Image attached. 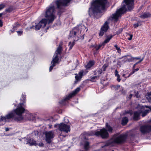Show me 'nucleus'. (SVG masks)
I'll list each match as a JSON object with an SVG mask.
<instances>
[{
	"mask_svg": "<svg viewBox=\"0 0 151 151\" xmlns=\"http://www.w3.org/2000/svg\"><path fill=\"white\" fill-rule=\"evenodd\" d=\"M108 65L106 64H104L102 66V69L103 71L106 70V68L108 67Z\"/></svg>",
	"mask_w": 151,
	"mask_h": 151,
	"instance_id": "cd10ccee",
	"label": "nucleus"
},
{
	"mask_svg": "<svg viewBox=\"0 0 151 151\" xmlns=\"http://www.w3.org/2000/svg\"><path fill=\"white\" fill-rule=\"evenodd\" d=\"M132 94H130L129 96V99H131V98L132 97Z\"/></svg>",
	"mask_w": 151,
	"mask_h": 151,
	"instance_id": "8fccbe9b",
	"label": "nucleus"
},
{
	"mask_svg": "<svg viewBox=\"0 0 151 151\" xmlns=\"http://www.w3.org/2000/svg\"><path fill=\"white\" fill-rule=\"evenodd\" d=\"M79 77H79V76H75V78H76V80H78L79 79Z\"/></svg>",
	"mask_w": 151,
	"mask_h": 151,
	"instance_id": "09e8293b",
	"label": "nucleus"
},
{
	"mask_svg": "<svg viewBox=\"0 0 151 151\" xmlns=\"http://www.w3.org/2000/svg\"><path fill=\"white\" fill-rule=\"evenodd\" d=\"M63 46V42H60V44L59 45L58 47H62Z\"/></svg>",
	"mask_w": 151,
	"mask_h": 151,
	"instance_id": "79ce46f5",
	"label": "nucleus"
},
{
	"mask_svg": "<svg viewBox=\"0 0 151 151\" xmlns=\"http://www.w3.org/2000/svg\"><path fill=\"white\" fill-rule=\"evenodd\" d=\"M9 130V129L8 128H5V131L6 132H7Z\"/></svg>",
	"mask_w": 151,
	"mask_h": 151,
	"instance_id": "3c124183",
	"label": "nucleus"
},
{
	"mask_svg": "<svg viewBox=\"0 0 151 151\" xmlns=\"http://www.w3.org/2000/svg\"><path fill=\"white\" fill-rule=\"evenodd\" d=\"M83 75V73L82 72H80L79 73V77L80 78H81L82 77Z\"/></svg>",
	"mask_w": 151,
	"mask_h": 151,
	"instance_id": "ea45409f",
	"label": "nucleus"
},
{
	"mask_svg": "<svg viewBox=\"0 0 151 151\" xmlns=\"http://www.w3.org/2000/svg\"><path fill=\"white\" fill-rule=\"evenodd\" d=\"M151 16V15L149 13H145L141 15L140 17L141 18L145 19L150 17Z\"/></svg>",
	"mask_w": 151,
	"mask_h": 151,
	"instance_id": "6ab92c4d",
	"label": "nucleus"
},
{
	"mask_svg": "<svg viewBox=\"0 0 151 151\" xmlns=\"http://www.w3.org/2000/svg\"><path fill=\"white\" fill-rule=\"evenodd\" d=\"M132 35H130V37L128 39L129 40H131L132 38Z\"/></svg>",
	"mask_w": 151,
	"mask_h": 151,
	"instance_id": "c03bdc74",
	"label": "nucleus"
},
{
	"mask_svg": "<svg viewBox=\"0 0 151 151\" xmlns=\"http://www.w3.org/2000/svg\"><path fill=\"white\" fill-rule=\"evenodd\" d=\"M3 14V13H0V18L2 16Z\"/></svg>",
	"mask_w": 151,
	"mask_h": 151,
	"instance_id": "5fc2aeb1",
	"label": "nucleus"
},
{
	"mask_svg": "<svg viewBox=\"0 0 151 151\" xmlns=\"http://www.w3.org/2000/svg\"><path fill=\"white\" fill-rule=\"evenodd\" d=\"M140 111L142 112V116L143 117L145 116L150 111V110H149L147 109L143 111Z\"/></svg>",
	"mask_w": 151,
	"mask_h": 151,
	"instance_id": "393cba45",
	"label": "nucleus"
},
{
	"mask_svg": "<svg viewBox=\"0 0 151 151\" xmlns=\"http://www.w3.org/2000/svg\"><path fill=\"white\" fill-rule=\"evenodd\" d=\"M149 100L150 102H151V96L149 97Z\"/></svg>",
	"mask_w": 151,
	"mask_h": 151,
	"instance_id": "864d4df0",
	"label": "nucleus"
},
{
	"mask_svg": "<svg viewBox=\"0 0 151 151\" xmlns=\"http://www.w3.org/2000/svg\"><path fill=\"white\" fill-rule=\"evenodd\" d=\"M146 108H149V106H145Z\"/></svg>",
	"mask_w": 151,
	"mask_h": 151,
	"instance_id": "13d9d810",
	"label": "nucleus"
},
{
	"mask_svg": "<svg viewBox=\"0 0 151 151\" xmlns=\"http://www.w3.org/2000/svg\"><path fill=\"white\" fill-rule=\"evenodd\" d=\"M125 62H132L134 60V57L128 55H126L124 57Z\"/></svg>",
	"mask_w": 151,
	"mask_h": 151,
	"instance_id": "a211bd4d",
	"label": "nucleus"
},
{
	"mask_svg": "<svg viewBox=\"0 0 151 151\" xmlns=\"http://www.w3.org/2000/svg\"><path fill=\"white\" fill-rule=\"evenodd\" d=\"M17 32L19 35H21L23 33L22 31H17Z\"/></svg>",
	"mask_w": 151,
	"mask_h": 151,
	"instance_id": "72a5a7b5",
	"label": "nucleus"
},
{
	"mask_svg": "<svg viewBox=\"0 0 151 151\" xmlns=\"http://www.w3.org/2000/svg\"><path fill=\"white\" fill-rule=\"evenodd\" d=\"M49 29V27H48L46 28V30H47Z\"/></svg>",
	"mask_w": 151,
	"mask_h": 151,
	"instance_id": "bf43d9fd",
	"label": "nucleus"
},
{
	"mask_svg": "<svg viewBox=\"0 0 151 151\" xmlns=\"http://www.w3.org/2000/svg\"><path fill=\"white\" fill-rule=\"evenodd\" d=\"M114 46L115 47H117V45H115Z\"/></svg>",
	"mask_w": 151,
	"mask_h": 151,
	"instance_id": "4d7b16f0",
	"label": "nucleus"
},
{
	"mask_svg": "<svg viewBox=\"0 0 151 151\" xmlns=\"http://www.w3.org/2000/svg\"><path fill=\"white\" fill-rule=\"evenodd\" d=\"M117 77V80L118 82H120L121 79L120 78V77L116 76Z\"/></svg>",
	"mask_w": 151,
	"mask_h": 151,
	"instance_id": "a18cd8bd",
	"label": "nucleus"
},
{
	"mask_svg": "<svg viewBox=\"0 0 151 151\" xmlns=\"http://www.w3.org/2000/svg\"><path fill=\"white\" fill-rule=\"evenodd\" d=\"M103 70L102 69H100L98 70V72L99 74H101L103 72Z\"/></svg>",
	"mask_w": 151,
	"mask_h": 151,
	"instance_id": "f704fd0d",
	"label": "nucleus"
},
{
	"mask_svg": "<svg viewBox=\"0 0 151 151\" xmlns=\"http://www.w3.org/2000/svg\"><path fill=\"white\" fill-rule=\"evenodd\" d=\"M123 6L117 10L116 12L110 17L109 19L116 22L119 17L126 11H130L133 8V0H124Z\"/></svg>",
	"mask_w": 151,
	"mask_h": 151,
	"instance_id": "7ed1b4c3",
	"label": "nucleus"
},
{
	"mask_svg": "<svg viewBox=\"0 0 151 151\" xmlns=\"http://www.w3.org/2000/svg\"><path fill=\"white\" fill-rule=\"evenodd\" d=\"M128 118L126 117H124L122 118V124L123 125H125L128 122Z\"/></svg>",
	"mask_w": 151,
	"mask_h": 151,
	"instance_id": "4be33fe9",
	"label": "nucleus"
},
{
	"mask_svg": "<svg viewBox=\"0 0 151 151\" xmlns=\"http://www.w3.org/2000/svg\"><path fill=\"white\" fill-rule=\"evenodd\" d=\"M113 35H110L107 36L106 39L104 40V42L102 43V46H104V44L108 42L113 37Z\"/></svg>",
	"mask_w": 151,
	"mask_h": 151,
	"instance_id": "412c9836",
	"label": "nucleus"
},
{
	"mask_svg": "<svg viewBox=\"0 0 151 151\" xmlns=\"http://www.w3.org/2000/svg\"><path fill=\"white\" fill-rule=\"evenodd\" d=\"M3 26V22L1 20H0V27H2Z\"/></svg>",
	"mask_w": 151,
	"mask_h": 151,
	"instance_id": "49530a36",
	"label": "nucleus"
},
{
	"mask_svg": "<svg viewBox=\"0 0 151 151\" xmlns=\"http://www.w3.org/2000/svg\"><path fill=\"white\" fill-rule=\"evenodd\" d=\"M136 65L135 64H135H134V65H133V69H134V68H135V66L136 65Z\"/></svg>",
	"mask_w": 151,
	"mask_h": 151,
	"instance_id": "603ef678",
	"label": "nucleus"
},
{
	"mask_svg": "<svg viewBox=\"0 0 151 151\" xmlns=\"http://www.w3.org/2000/svg\"><path fill=\"white\" fill-rule=\"evenodd\" d=\"M45 140L48 143H50L52 141V139L54 137V134L52 131L46 132L45 133Z\"/></svg>",
	"mask_w": 151,
	"mask_h": 151,
	"instance_id": "ddd939ff",
	"label": "nucleus"
},
{
	"mask_svg": "<svg viewBox=\"0 0 151 151\" xmlns=\"http://www.w3.org/2000/svg\"><path fill=\"white\" fill-rule=\"evenodd\" d=\"M139 70V68H136V69H135V68L133 69V71H134V72L136 71H137Z\"/></svg>",
	"mask_w": 151,
	"mask_h": 151,
	"instance_id": "de8ad7c7",
	"label": "nucleus"
},
{
	"mask_svg": "<svg viewBox=\"0 0 151 151\" xmlns=\"http://www.w3.org/2000/svg\"><path fill=\"white\" fill-rule=\"evenodd\" d=\"M71 0H55L53 1L50 5L46 8L45 16L48 21V24L52 23L55 18V5L59 9H61L62 7L66 6Z\"/></svg>",
	"mask_w": 151,
	"mask_h": 151,
	"instance_id": "f257e3e1",
	"label": "nucleus"
},
{
	"mask_svg": "<svg viewBox=\"0 0 151 151\" xmlns=\"http://www.w3.org/2000/svg\"><path fill=\"white\" fill-rule=\"evenodd\" d=\"M144 58L143 57L142 59H141L138 62H137L136 63H135L136 65H137L139 63H140L141 62H142Z\"/></svg>",
	"mask_w": 151,
	"mask_h": 151,
	"instance_id": "4c0bfd02",
	"label": "nucleus"
},
{
	"mask_svg": "<svg viewBox=\"0 0 151 151\" xmlns=\"http://www.w3.org/2000/svg\"><path fill=\"white\" fill-rule=\"evenodd\" d=\"M82 137L81 138L82 139L84 142V143L83 144L82 142L81 143V145H83V146L84 149L86 150H88L89 146V142L87 141L88 139L86 138V137L84 135H82Z\"/></svg>",
	"mask_w": 151,
	"mask_h": 151,
	"instance_id": "dca6fc26",
	"label": "nucleus"
},
{
	"mask_svg": "<svg viewBox=\"0 0 151 151\" xmlns=\"http://www.w3.org/2000/svg\"><path fill=\"white\" fill-rule=\"evenodd\" d=\"M60 130L61 131H63L66 133H68L70 131V127L69 125H67L64 123H61L58 125Z\"/></svg>",
	"mask_w": 151,
	"mask_h": 151,
	"instance_id": "9b49d317",
	"label": "nucleus"
},
{
	"mask_svg": "<svg viewBox=\"0 0 151 151\" xmlns=\"http://www.w3.org/2000/svg\"><path fill=\"white\" fill-rule=\"evenodd\" d=\"M24 104L20 103L17 108L14 110V112L17 116L15 118V120L17 121H20L23 119L22 114L25 111V110L23 106Z\"/></svg>",
	"mask_w": 151,
	"mask_h": 151,
	"instance_id": "423d86ee",
	"label": "nucleus"
},
{
	"mask_svg": "<svg viewBox=\"0 0 151 151\" xmlns=\"http://www.w3.org/2000/svg\"><path fill=\"white\" fill-rule=\"evenodd\" d=\"M99 76H93L92 77L91 79V81H94V80L96 78H99Z\"/></svg>",
	"mask_w": 151,
	"mask_h": 151,
	"instance_id": "c85d7f7f",
	"label": "nucleus"
},
{
	"mask_svg": "<svg viewBox=\"0 0 151 151\" xmlns=\"http://www.w3.org/2000/svg\"><path fill=\"white\" fill-rule=\"evenodd\" d=\"M107 0H96L89 10V14L91 17L98 18L101 17L102 13L105 8Z\"/></svg>",
	"mask_w": 151,
	"mask_h": 151,
	"instance_id": "f03ea898",
	"label": "nucleus"
},
{
	"mask_svg": "<svg viewBox=\"0 0 151 151\" xmlns=\"http://www.w3.org/2000/svg\"><path fill=\"white\" fill-rule=\"evenodd\" d=\"M99 48H94L93 49V51H94V55L98 53L97 51L99 50Z\"/></svg>",
	"mask_w": 151,
	"mask_h": 151,
	"instance_id": "bb28decb",
	"label": "nucleus"
},
{
	"mask_svg": "<svg viewBox=\"0 0 151 151\" xmlns=\"http://www.w3.org/2000/svg\"><path fill=\"white\" fill-rule=\"evenodd\" d=\"M150 95H151V92L150 93Z\"/></svg>",
	"mask_w": 151,
	"mask_h": 151,
	"instance_id": "e2e57ef3",
	"label": "nucleus"
},
{
	"mask_svg": "<svg viewBox=\"0 0 151 151\" xmlns=\"http://www.w3.org/2000/svg\"><path fill=\"white\" fill-rule=\"evenodd\" d=\"M85 27L83 25H79L74 29L70 32L69 35L70 37H75L74 41H77L80 37L83 29H84Z\"/></svg>",
	"mask_w": 151,
	"mask_h": 151,
	"instance_id": "39448f33",
	"label": "nucleus"
},
{
	"mask_svg": "<svg viewBox=\"0 0 151 151\" xmlns=\"http://www.w3.org/2000/svg\"><path fill=\"white\" fill-rule=\"evenodd\" d=\"M14 9L12 6H10L8 8L5 9V12L6 13H10L12 12Z\"/></svg>",
	"mask_w": 151,
	"mask_h": 151,
	"instance_id": "5701e85b",
	"label": "nucleus"
},
{
	"mask_svg": "<svg viewBox=\"0 0 151 151\" xmlns=\"http://www.w3.org/2000/svg\"><path fill=\"white\" fill-rule=\"evenodd\" d=\"M80 90V88L78 87L72 93H71L68 96H66L65 98L63 99L61 101H60L59 102V103L61 104H63L66 101L69 100L73 96L75 95Z\"/></svg>",
	"mask_w": 151,
	"mask_h": 151,
	"instance_id": "9d476101",
	"label": "nucleus"
},
{
	"mask_svg": "<svg viewBox=\"0 0 151 151\" xmlns=\"http://www.w3.org/2000/svg\"><path fill=\"white\" fill-rule=\"evenodd\" d=\"M20 26V24H17L15 26L13 27V29L14 30L17 29V28L19 26Z\"/></svg>",
	"mask_w": 151,
	"mask_h": 151,
	"instance_id": "2f4dec72",
	"label": "nucleus"
},
{
	"mask_svg": "<svg viewBox=\"0 0 151 151\" xmlns=\"http://www.w3.org/2000/svg\"><path fill=\"white\" fill-rule=\"evenodd\" d=\"M112 87H114H114H115L114 86H113Z\"/></svg>",
	"mask_w": 151,
	"mask_h": 151,
	"instance_id": "69168bd1",
	"label": "nucleus"
},
{
	"mask_svg": "<svg viewBox=\"0 0 151 151\" xmlns=\"http://www.w3.org/2000/svg\"><path fill=\"white\" fill-rule=\"evenodd\" d=\"M127 137V134H123L119 135L116 134L114 136L113 138L107 141L105 146H113L115 144H121L124 143L126 141Z\"/></svg>",
	"mask_w": 151,
	"mask_h": 151,
	"instance_id": "20e7f679",
	"label": "nucleus"
},
{
	"mask_svg": "<svg viewBox=\"0 0 151 151\" xmlns=\"http://www.w3.org/2000/svg\"><path fill=\"white\" fill-rule=\"evenodd\" d=\"M109 28V23L106 22L101 27L99 35L102 36L105 32H106Z\"/></svg>",
	"mask_w": 151,
	"mask_h": 151,
	"instance_id": "2eb2a0df",
	"label": "nucleus"
},
{
	"mask_svg": "<svg viewBox=\"0 0 151 151\" xmlns=\"http://www.w3.org/2000/svg\"><path fill=\"white\" fill-rule=\"evenodd\" d=\"M94 61H90L88 63V64L86 66V68H90L93 65H94Z\"/></svg>",
	"mask_w": 151,
	"mask_h": 151,
	"instance_id": "b1692460",
	"label": "nucleus"
},
{
	"mask_svg": "<svg viewBox=\"0 0 151 151\" xmlns=\"http://www.w3.org/2000/svg\"><path fill=\"white\" fill-rule=\"evenodd\" d=\"M24 98H25V96H24Z\"/></svg>",
	"mask_w": 151,
	"mask_h": 151,
	"instance_id": "338daca9",
	"label": "nucleus"
},
{
	"mask_svg": "<svg viewBox=\"0 0 151 151\" xmlns=\"http://www.w3.org/2000/svg\"><path fill=\"white\" fill-rule=\"evenodd\" d=\"M139 23H137L135 24H134V26L135 28H137V27H138L139 26Z\"/></svg>",
	"mask_w": 151,
	"mask_h": 151,
	"instance_id": "e433bc0d",
	"label": "nucleus"
},
{
	"mask_svg": "<svg viewBox=\"0 0 151 151\" xmlns=\"http://www.w3.org/2000/svg\"><path fill=\"white\" fill-rule=\"evenodd\" d=\"M63 136L64 137H65V135H63Z\"/></svg>",
	"mask_w": 151,
	"mask_h": 151,
	"instance_id": "0e129e2a",
	"label": "nucleus"
},
{
	"mask_svg": "<svg viewBox=\"0 0 151 151\" xmlns=\"http://www.w3.org/2000/svg\"><path fill=\"white\" fill-rule=\"evenodd\" d=\"M62 50V48H58L55 54V55L53 58L52 60L51 61V63H52V65L50 66L49 68L50 71H51L53 67L55 65V64L58 62L59 60V58H58V55L60 54Z\"/></svg>",
	"mask_w": 151,
	"mask_h": 151,
	"instance_id": "6e6552de",
	"label": "nucleus"
},
{
	"mask_svg": "<svg viewBox=\"0 0 151 151\" xmlns=\"http://www.w3.org/2000/svg\"><path fill=\"white\" fill-rule=\"evenodd\" d=\"M47 19H42L35 26H32L30 27L31 29L33 28L35 30H39L42 27H44L47 23Z\"/></svg>",
	"mask_w": 151,
	"mask_h": 151,
	"instance_id": "1a4fd4ad",
	"label": "nucleus"
},
{
	"mask_svg": "<svg viewBox=\"0 0 151 151\" xmlns=\"http://www.w3.org/2000/svg\"><path fill=\"white\" fill-rule=\"evenodd\" d=\"M17 117L15 114L14 111H12L6 115L5 116H1L0 119V122L4 120L6 121V119H10L12 118H13L15 120V118Z\"/></svg>",
	"mask_w": 151,
	"mask_h": 151,
	"instance_id": "4468645a",
	"label": "nucleus"
},
{
	"mask_svg": "<svg viewBox=\"0 0 151 151\" xmlns=\"http://www.w3.org/2000/svg\"><path fill=\"white\" fill-rule=\"evenodd\" d=\"M141 133L144 134L151 131V125H144L142 126L140 128Z\"/></svg>",
	"mask_w": 151,
	"mask_h": 151,
	"instance_id": "f8f14e48",
	"label": "nucleus"
},
{
	"mask_svg": "<svg viewBox=\"0 0 151 151\" xmlns=\"http://www.w3.org/2000/svg\"><path fill=\"white\" fill-rule=\"evenodd\" d=\"M116 50H117V52L119 53H120L121 52V50L120 49V48H116Z\"/></svg>",
	"mask_w": 151,
	"mask_h": 151,
	"instance_id": "58836bf2",
	"label": "nucleus"
},
{
	"mask_svg": "<svg viewBox=\"0 0 151 151\" xmlns=\"http://www.w3.org/2000/svg\"><path fill=\"white\" fill-rule=\"evenodd\" d=\"M90 135L101 137L103 139H107L109 136V134L105 128L101 129L99 131H91L90 133Z\"/></svg>",
	"mask_w": 151,
	"mask_h": 151,
	"instance_id": "0eeeda50",
	"label": "nucleus"
},
{
	"mask_svg": "<svg viewBox=\"0 0 151 151\" xmlns=\"http://www.w3.org/2000/svg\"><path fill=\"white\" fill-rule=\"evenodd\" d=\"M139 92L137 91L135 94V96L137 98H139L140 97V96L139 95Z\"/></svg>",
	"mask_w": 151,
	"mask_h": 151,
	"instance_id": "c9c22d12",
	"label": "nucleus"
},
{
	"mask_svg": "<svg viewBox=\"0 0 151 151\" xmlns=\"http://www.w3.org/2000/svg\"><path fill=\"white\" fill-rule=\"evenodd\" d=\"M5 6V5L4 4H0V11L4 9Z\"/></svg>",
	"mask_w": 151,
	"mask_h": 151,
	"instance_id": "c756f323",
	"label": "nucleus"
},
{
	"mask_svg": "<svg viewBox=\"0 0 151 151\" xmlns=\"http://www.w3.org/2000/svg\"><path fill=\"white\" fill-rule=\"evenodd\" d=\"M106 129L107 130V132L109 133H112L113 130L112 127L108 125L107 123H106Z\"/></svg>",
	"mask_w": 151,
	"mask_h": 151,
	"instance_id": "aec40b11",
	"label": "nucleus"
},
{
	"mask_svg": "<svg viewBox=\"0 0 151 151\" xmlns=\"http://www.w3.org/2000/svg\"><path fill=\"white\" fill-rule=\"evenodd\" d=\"M11 31H12V32H14V31H12L11 30Z\"/></svg>",
	"mask_w": 151,
	"mask_h": 151,
	"instance_id": "680f3d73",
	"label": "nucleus"
},
{
	"mask_svg": "<svg viewBox=\"0 0 151 151\" xmlns=\"http://www.w3.org/2000/svg\"><path fill=\"white\" fill-rule=\"evenodd\" d=\"M141 59L140 57H134V60L137 59V60H140Z\"/></svg>",
	"mask_w": 151,
	"mask_h": 151,
	"instance_id": "37998d69",
	"label": "nucleus"
},
{
	"mask_svg": "<svg viewBox=\"0 0 151 151\" xmlns=\"http://www.w3.org/2000/svg\"><path fill=\"white\" fill-rule=\"evenodd\" d=\"M112 151H114V150H112Z\"/></svg>",
	"mask_w": 151,
	"mask_h": 151,
	"instance_id": "774afa93",
	"label": "nucleus"
},
{
	"mask_svg": "<svg viewBox=\"0 0 151 151\" xmlns=\"http://www.w3.org/2000/svg\"><path fill=\"white\" fill-rule=\"evenodd\" d=\"M40 146L42 147L44 146V144L43 143H42L40 145Z\"/></svg>",
	"mask_w": 151,
	"mask_h": 151,
	"instance_id": "6e6d98bb",
	"label": "nucleus"
},
{
	"mask_svg": "<svg viewBox=\"0 0 151 151\" xmlns=\"http://www.w3.org/2000/svg\"><path fill=\"white\" fill-rule=\"evenodd\" d=\"M125 74H123V76L124 77L125 76Z\"/></svg>",
	"mask_w": 151,
	"mask_h": 151,
	"instance_id": "052dcab7",
	"label": "nucleus"
},
{
	"mask_svg": "<svg viewBox=\"0 0 151 151\" xmlns=\"http://www.w3.org/2000/svg\"><path fill=\"white\" fill-rule=\"evenodd\" d=\"M29 143L31 145H36V142L32 139L29 140Z\"/></svg>",
	"mask_w": 151,
	"mask_h": 151,
	"instance_id": "a878e982",
	"label": "nucleus"
},
{
	"mask_svg": "<svg viewBox=\"0 0 151 151\" xmlns=\"http://www.w3.org/2000/svg\"><path fill=\"white\" fill-rule=\"evenodd\" d=\"M74 45V42H69V46L70 47H72Z\"/></svg>",
	"mask_w": 151,
	"mask_h": 151,
	"instance_id": "7c9ffc66",
	"label": "nucleus"
},
{
	"mask_svg": "<svg viewBox=\"0 0 151 151\" xmlns=\"http://www.w3.org/2000/svg\"><path fill=\"white\" fill-rule=\"evenodd\" d=\"M118 73V72L117 71V70H116L115 71V76H116L120 77V76Z\"/></svg>",
	"mask_w": 151,
	"mask_h": 151,
	"instance_id": "473e14b6",
	"label": "nucleus"
},
{
	"mask_svg": "<svg viewBox=\"0 0 151 151\" xmlns=\"http://www.w3.org/2000/svg\"><path fill=\"white\" fill-rule=\"evenodd\" d=\"M142 112L140 111H135L134 113L133 118L134 120H138L140 119V116Z\"/></svg>",
	"mask_w": 151,
	"mask_h": 151,
	"instance_id": "f3484780",
	"label": "nucleus"
},
{
	"mask_svg": "<svg viewBox=\"0 0 151 151\" xmlns=\"http://www.w3.org/2000/svg\"><path fill=\"white\" fill-rule=\"evenodd\" d=\"M134 73V71L132 70V71L129 73L128 77H129L131 75H132V74H133Z\"/></svg>",
	"mask_w": 151,
	"mask_h": 151,
	"instance_id": "a19ab883",
	"label": "nucleus"
}]
</instances>
